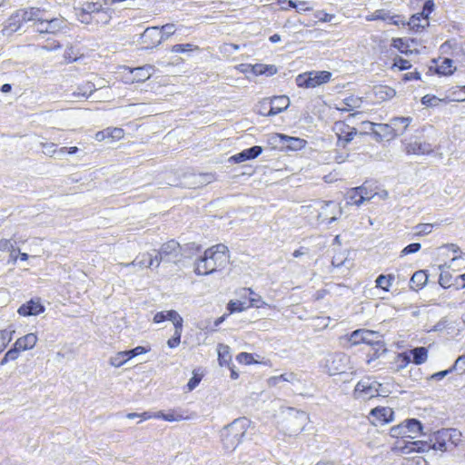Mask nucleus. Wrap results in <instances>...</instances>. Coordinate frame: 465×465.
Instances as JSON below:
<instances>
[{"instance_id": "43", "label": "nucleus", "mask_w": 465, "mask_h": 465, "mask_svg": "<svg viewBox=\"0 0 465 465\" xmlns=\"http://www.w3.org/2000/svg\"><path fill=\"white\" fill-rule=\"evenodd\" d=\"M295 379V375L293 373H283L280 376H274L268 380V383L270 386H276L280 381H288L292 382Z\"/></svg>"}, {"instance_id": "31", "label": "nucleus", "mask_w": 465, "mask_h": 465, "mask_svg": "<svg viewBox=\"0 0 465 465\" xmlns=\"http://www.w3.org/2000/svg\"><path fill=\"white\" fill-rule=\"evenodd\" d=\"M374 94L377 99L386 101L393 98L396 94V92L390 86L380 85L375 87Z\"/></svg>"}, {"instance_id": "46", "label": "nucleus", "mask_w": 465, "mask_h": 465, "mask_svg": "<svg viewBox=\"0 0 465 465\" xmlns=\"http://www.w3.org/2000/svg\"><path fill=\"white\" fill-rule=\"evenodd\" d=\"M438 73L441 74H451L454 71L453 62L449 58H445L440 65L438 67Z\"/></svg>"}, {"instance_id": "53", "label": "nucleus", "mask_w": 465, "mask_h": 465, "mask_svg": "<svg viewBox=\"0 0 465 465\" xmlns=\"http://www.w3.org/2000/svg\"><path fill=\"white\" fill-rule=\"evenodd\" d=\"M41 146L43 148V153L52 157L56 152V144L54 143H41Z\"/></svg>"}, {"instance_id": "17", "label": "nucleus", "mask_w": 465, "mask_h": 465, "mask_svg": "<svg viewBox=\"0 0 465 465\" xmlns=\"http://www.w3.org/2000/svg\"><path fill=\"white\" fill-rule=\"evenodd\" d=\"M290 105L289 97L285 95L275 96L271 101L270 110L266 114L268 116H272L286 110Z\"/></svg>"}, {"instance_id": "24", "label": "nucleus", "mask_w": 465, "mask_h": 465, "mask_svg": "<svg viewBox=\"0 0 465 465\" xmlns=\"http://www.w3.org/2000/svg\"><path fill=\"white\" fill-rule=\"evenodd\" d=\"M247 294L253 295L249 297V304H247L249 307L262 308L267 305V303L262 301V297L255 294L252 289L244 288L240 292V296L242 299H246Z\"/></svg>"}, {"instance_id": "36", "label": "nucleus", "mask_w": 465, "mask_h": 465, "mask_svg": "<svg viewBox=\"0 0 465 465\" xmlns=\"http://www.w3.org/2000/svg\"><path fill=\"white\" fill-rule=\"evenodd\" d=\"M443 438H447L448 443L457 446L460 441L461 433L456 429L442 430Z\"/></svg>"}, {"instance_id": "33", "label": "nucleus", "mask_w": 465, "mask_h": 465, "mask_svg": "<svg viewBox=\"0 0 465 465\" xmlns=\"http://www.w3.org/2000/svg\"><path fill=\"white\" fill-rule=\"evenodd\" d=\"M409 355H412L413 362L417 365H420L427 361L428 350L425 347H417L413 350H411Z\"/></svg>"}, {"instance_id": "11", "label": "nucleus", "mask_w": 465, "mask_h": 465, "mask_svg": "<svg viewBox=\"0 0 465 465\" xmlns=\"http://www.w3.org/2000/svg\"><path fill=\"white\" fill-rule=\"evenodd\" d=\"M159 252L161 259H165L169 262H176L181 254V246L174 240L163 243Z\"/></svg>"}, {"instance_id": "9", "label": "nucleus", "mask_w": 465, "mask_h": 465, "mask_svg": "<svg viewBox=\"0 0 465 465\" xmlns=\"http://www.w3.org/2000/svg\"><path fill=\"white\" fill-rule=\"evenodd\" d=\"M140 39L144 48H153L162 43L163 34L157 26L148 27L141 35Z\"/></svg>"}, {"instance_id": "3", "label": "nucleus", "mask_w": 465, "mask_h": 465, "mask_svg": "<svg viewBox=\"0 0 465 465\" xmlns=\"http://www.w3.org/2000/svg\"><path fill=\"white\" fill-rule=\"evenodd\" d=\"M389 392L381 382L371 377H366L358 381L353 394L356 399L370 400L376 396H387Z\"/></svg>"}, {"instance_id": "38", "label": "nucleus", "mask_w": 465, "mask_h": 465, "mask_svg": "<svg viewBox=\"0 0 465 465\" xmlns=\"http://www.w3.org/2000/svg\"><path fill=\"white\" fill-rule=\"evenodd\" d=\"M218 361L220 365H226L231 361L230 348L224 344L218 345Z\"/></svg>"}, {"instance_id": "64", "label": "nucleus", "mask_w": 465, "mask_h": 465, "mask_svg": "<svg viewBox=\"0 0 465 465\" xmlns=\"http://www.w3.org/2000/svg\"><path fill=\"white\" fill-rule=\"evenodd\" d=\"M201 381V377L197 376V375H194L193 376L188 383H187V389L189 391H192L193 390H194L198 384L200 383Z\"/></svg>"}, {"instance_id": "30", "label": "nucleus", "mask_w": 465, "mask_h": 465, "mask_svg": "<svg viewBox=\"0 0 465 465\" xmlns=\"http://www.w3.org/2000/svg\"><path fill=\"white\" fill-rule=\"evenodd\" d=\"M192 178H193L192 183L195 187H201L203 185H207L216 180L215 174L212 173L193 174L192 176Z\"/></svg>"}, {"instance_id": "4", "label": "nucleus", "mask_w": 465, "mask_h": 465, "mask_svg": "<svg viewBox=\"0 0 465 465\" xmlns=\"http://www.w3.org/2000/svg\"><path fill=\"white\" fill-rule=\"evenodd\" d=\"M309 420L308 415L302 411L289 408L284 421L285 433L289 436H296L301 433Z\"/></svg>"}, {"instance_id": "21", "label": "nucleus", "mask_w": 465, "mask_h": 465, "mask_svg": "<svg viewBox=\"0 0 465 465\" xmlns=\"http://www.w3.org/2000/svg\"><path fill=\"white\" fill-rule=\"evenodd\" d=\"M371 415L382 423H388L393 420L394 412L389 407H376L371 411Z\"/></svg>"}, {"instance_id": "63", "label": "nucleus", "mask_w": 465, "mask_h": 465, "mask_svg": "<svg viewBox=\"0 0 465 465\" xmlns=\"http://www.w3.org/2000/svg\"><path fill=\"white\" fill-rule=\"evenodd\" d=\"M451 369L465 371V355L460 356Z\"/></svg>"}, {"instance_id": "58", "label": "nucleus", "mask_w": 465, "mask_h": 465, "mask_svg": "<svg viewBox=\"0 0 465 465\" xmlns=\"http://www.w3.org/2000/svg\"><path fill=\"white\" fill-rule=\"evenodd\" d=\"M440 99L435 95L426 94L421 98V104L426 106H436L439 104Z\"/></svg>"}, {"instance_id": "5", "label": "nucleus", "mask_w": 465, "mask_h": 465, "mask_svg": "<svg viewBox=\"0 0 465 465\" xmlns=\"http://www.w3.org/2000/svg\"><path fill=\"white\" fill-rule=\"evenodd\" d=\"M348 364V356L343 352L331 353L325 359L324 368L330 375H336L345 371Z\"/></svg>"}, {"instance_id": "6", "label": "nucleus", "mask_w": 465, "mask_h": 465, "mask_svg": "<svg viewBox=\"0 0 465 465\" xmlns=\"http://www.w3.org/2000/svg\"><path fill=\"white\" fill-rule=\"evenodd\" d=\"M412 447L411 448V450H417V451H425L429 449H433L435 450H440V451H446L448 450V441L447 438H443L442 436V430L438 431L434 435V442L432 445L428 444L424 441H413L411 442Z\"/></svg>"}, {"instance_id": "25", "label": "nucleus", "mask_w": 465, "mask_h": 465, "mask_svg": "<svg viewBox=\"0 0 465 465\" xmlns=\"http://www.w3.org/2000/svg\"><path fill=\"white\" fill-rule=\"evenodd\" d=\"M331 77V74L328 71H312L310 72L311 86L314 88L322 84L328 83Z\"/></svg>"}, {"instance_id": "10", "label": "nucleus", "mask_w": 465, "mask_h": 465, "mask_svg": "<svg viewBox=\"0 0 465 465\" xmlns=\"http://www.w3.org/2000/svg\"><path fill=\"white\" fill-rule=\"evenodd\" d=\"M373 196L374 194H370L364 186L351 188L346 193L347 204L360 206Z\"/></svg>"}, {"instance_id": "54", "label": "nucleus", "mask_w": 465, "mask_h": 465, "mask_svg": "<svg viewBox=\"0 0 465 465\" xmlns=\"http://www.w3.org/2000/svg\"><path fill=\"white\" fill-rule=\"evenodd\" d=\"M420 248H421V245L419 242L411 243V244L407 245L405 248H403V250L401 252V256L408 255L411 253H415V252H419L420 250Z\"/></svg>"}, {"instance_id": "61", "label": "nucleus", "mask_w": 465, "mask_h": 465, "mask_svg": "<svg viewBox=\"0 0 465 465\" xmlns=\"http://www.w3.org/2000/svg\"><path fill=\"white\" fill-rule=\"evenodd\" d=\"M23 23H24V21H19L18 19H14V15H12L8 20V28L12 32H16L17 30H19L21 28Z\"/></svg>"}, {"instance_id": "1", "label": "nucleus", "mask_w": 465, "mask_h": 465, "mask_svg": "<svg viewBox=\"0 0 465 465\" xmlns=\"http://www.w3.org/2000/svg\"><path fill=\"white\" fill-rule=\"evenodd\" d=\"M229 262L228 247L220 243L207 249L195 262L194 272L198 275H209L225 268Z\"/></svg>"}, {"instance_id": "19", "label": "nucleus", "mask_w": 465, "mask_h": 465, "mask_svg": "<svg viewBox=\"0 0 465 465\" xmlns=\"http://www.w3.org/2000/svg\"><path fill=\"white\" fill-rule=\"evenodd\" d=\"M408 154H429L432 152V146L426 142L414 141L407 144Z\"/></svg>"}, {"instance_id": "50", "label": "nucleus", "mask_w": 465, "mask_h": 465, "mask_svg": "<svg viewBox=\"0 0 465 465\" xmlns=\"http://www.w3.org/2000/svg\"><path fill=\"white\" fill-rule=\"evenodd\" d=\"M101 5L98 3L87 2L82 8L83 15H89L91 13L99 12Z\"/></svg>"}, {"instance_id": "2", "label": "nucleus", "mask_w": 465, "mask_h": 465, "mask_svg": "<svg viewBox=\"0 0 465 465\" xmlns=\"http://www.w3.org/2000/svg\"><path fill=\"white\" fill-rule=\"evenodd\" d=\"M250 425L251 421L247 418L242 417L224 426L221 430L223 449L229 451L234 450L242 442Z\"/></svg>"}, {"instance_id": "47", "label": "nucleus", "mask_w": 465, "mask_h": 465, "mask_svg": "<svg viewBox=\"0 0 465 465\" xmlns=\"http://www.w3.org/2000/svg\"><path fill=\"white\" fill-rule=\"evenodd\" d=\"M432 223H419L414 227L415 230V235L417 236H424L428 235L431 232L433 228Z\"/></svg>"}, {"instance_id": "18", "label": "nucleus", "mask_w": 465, "mask_h": 465, "mask_svg": "<svg viewBox=\"0 0 465 465\" xmlns=\"http://www.w3.org/2000/svg\"><path fill=\"white\" fill-rule=\"evenodd\" d=\"M154 68L151 64L130 69V73L133 74L132 82H144L151 77Z\"/></svg>"}, {"instance_id": "40", "label": "nucleus", "mask_w": 465, "mask_h": 465, "mask_svg": "<svg viewBox=\"0 0 465 465\" xmlns=\"http://www.w3.org/2000/svg\"><path fill=\"white\" fill-rule=\"evenodd\" d=\"M130 360L127 351H119L110 359V364L114 367H121Z\"/></svg>"}, {"instance_id": "59", "label": "nucleus", "mask_w": 465, "mask_h": 465, "mask_svg": "<svg viewBox=\"0 0 465 465\" xmlns=\"http://www.w3.org/2000/svg\"><path fill=\"white\" fill-rule=\"evenodd\" d=\"M106 134L108 137H112L114 140H120L124 137V132L122 128L106 129Z\"/></svg>"}, {"instance_id": "60", "label": "nucleus", "mask_w": 465, "mask_h": 465, "mask_svg": "<svg viewBox=\"0 0 465 465\" xmlns=\"http://www.w3.org/2000/svg\"><path fill=\"white\" fill-rule=\"evenodd\" d=\"M434 4L431 0L426 1L423 5V9L421 12L417 13L418 15H422L425 18L429 20V15L433 10Z\"/></svg>"}, {"instance_id": "13", "label": "nucleus", "mask_w": 465, "mask_h": 465, "mask_svg": "<svg viewBox=\"0 0 465 465\" xmlns=\"http://www.w3.org/2000/svg\"><path fill=\"white\" fill-rule=\"evenodd\" d=\"M333 131L338 137L339 142L343 141L345 146L357 134V130L344 122H336L333 125Z\"/></svg>"}, {"instance_id": "16", "label": "nucleus", "mask_w": 465, "mask_h": 465, "mask_svg": "<svg viewBox=\"0 0 465 465\" xmlns=\"http://www.w3.org/2000/svg\"><path fill=\"white\" fill-rule=\"evenodd\" d=\"M262 153L261 146L255 145L249 149H245L241 153L232 155L229 160L233 163H242L247 160L255 159Z\"/></svg>"}, {"instance_id": "37", "label": "nucleus", "mask_w": 465, "mask_h": 465, "mask_svg": "<svg viewBox=\"0 0 465 465\" xmlns=\"http://www.w3.org/2000/svg\"><path fill=\"white\" fill-rule=\"evenodd\" d=\"M411 362V356L404 352V353H398L394 358V371H399L402 369H404L409 363Z\"/></svg>"}, {"instance_id": "14", "label": "nucleus", "mask_w": 465, "mask_h": 465, "mask_svg": "<svg viewBox=\"0 0 465 465\" xmlns=\"http://www.w3.org/2000/svg\"><path fill=\"white\" fill-rule=\"evenodd\" d=\"M45 311L44 305L41 304L39 300H30L29 302L22 304L17 312L22 316L38 315Z\"/></svg>"}, {"instance_id": "15", "label": "nucleus", "mask_w": 465, "mask_h": 465, "mask_svg": "<svg viewBox=\"0 0 465 465\" xmlns=\"http://www.w3.org/2000/svg\"><path fill=\"white\" fill-rule=\"evenodd\" d=\"M331 206L333 208L337 209V213L341 214V213H342L341 208L337 206L336 204H334V203L332 201L322 202L321 203V211L319 212V214H318V220H320L322 222L328 221V223H331L332 222L336 221L337 220L336 213L331 212L332 215L330 216V213L328 212V209Z\"/></svg>"}, {"instance_id": "29", "label": "nucleus", "mask_w": 465, "mask_h": 465, "mask_svg": "<svg viewBox=\"0 0 465 465\" xmlns=\"http://www.w3.org/2000/svg\"><path fill=\"white\" fill-rule=\"evenodd\" d=\"M428 281V276L424 271H418L413 273L410 281V286L413 290H420L423 288Z\"/></svg>"}, {"instance_id": "20", "label": "nucleus", "mask_w": 465, "mask_h": 465, "mask_svg": "<svg viewBox=\"0 0 465 465\" xmlns=\"http://www.w3.org/2000/svg\"><path fill=\"white\" fill-rule=\"evenodd\" d=\"M361 330H362V335H364L363 336V343H366L369 345H376L379 347L377 349V351L379 349H382L383 352L386 351V349L384 348V345L381 341V335L379 332L370 331V330H365V329H361Z\"/></svg>"}, {"instance_id": "7", "label": "nucleus", "mask_w": 465, "mask_h": 465, "mask_svg": "<svg viewBox=\"0 0 465 465\" xmlns=\"http://www.w3.org/2000/svg\"><path fill=\"white\" fill-rule=\"evenodd\" d=\"M270 141L272 143L281 144L287 149L297 151L305 147L306 141L298 137L288 136L282 134H273Z\"/></svg>"}, {"instance_id": "48", "label": "nucleus", "mask_w": 465, "mask_h": 465, "mask_svg": "<svg viewBox=\"0 0 465 465\" xmlns=\"http://www.w3.org/2000/svg\"><path fill=\"white\" fill-rule=\"evenodd\" d=\"M376 126L379 128L380 132L382 133L385 137H396V134H394L393 126L391 122L388 124H376Z\"/></svg>"}, {"instance_id": "8", "label": "nucleus", "mask_w": 465, "mask_h": 465, "mask_svg": "<svg viewBox=\"0 0 465 465\" xmlns=\"http://www.w3.org/2000/svg\"><path fill=\"white\" fill-rule=\"evenodd\" d=\"M64 26V22L61 18H45L44 15L42 19L36 24L35 31L39 34H57L63 27Z\"/></svg>"}, {"instance_id": "12", "label": "nucleus", "mask_w": 465, "mask_h": 465, "mask_svg": "<svg viewBox=\"0 0 465 465\" xmlns=\"http://www.w3.org/2000/svg\"><path fill=\"white\" fill-rule=\"evenodd\" d=\"M44 12L38 7H28L25 9H19L14 14V19L19 21L35 22V25L42 19Z\"/></svg>"}, {"instance_id": "27", "label": "nucleus", "mask_w": 465, "mask_h": 465, "mask_svg": "<svg viewBox=\"0 0 465 465\" xmlns=\"http://www.w3.org/2000/svg\"><path fill=\"white\" fill-rule=\"evenodd\" d=\"M450 267V265H448L447 263L439 266V269L440 270L439 283L443 288H450L451 285H456L455 280H452L451 273L447 271Z\"/></svg>"}, {"instance_id": "32", "label": "nucleus", "mask_w": 465, "mask_h": 465, "mask_svg": "<svg viewBox=\"0 0 465 465\" xmlns=\"http://www.w3.org/2000/svg\"><path fill=\"white\" fill-rule=\"evenodd\" d=\"M95 90V84L88 81L85 84L78 86L77 91L73 93V96L88 98Z\"/></svg>"}, {"instance_id": "39", "label": "nucleus", "mask_w": 465, "mask_h": 465, "mask_svg": "<svg viewBox=\"0 0 465 465\" xmlns=\"http://www.w3.org/2000/svg\"><path fill=\"white\" fill-rule=\"evenodd\" d=\"M394 281V276L391 274L383 275L381 274L376 279V287L381 288L384 291H389V288L391 286L392 282Z\"/></svg>"}, {"instance_id": "62", "label": "nucleus", "mask_w": 465, "mask_h": 465, "mask_svg": "<svg viewBox=\"0 0 465 465\" xmlns=\"http://www.w3.org/2000/svg\"><path fill=\"white\" fill-rule=\"evenodd\" d=\"M237 360L241 363L251 364L253 361V357L250 353L241 352L240 354H238Z\"/></svg>"}, {"instance_id": "52", "label": "nucleus", "mask_w": 465, "mask_h": 465, "mask_svg": "<svg viewBox=\"0 0 465 465\" xmlns=\"http://www.w3.org/2000/svg\"><path fill=\"white\" fill-rule=\"evenodd\" d=\"M390 434L391 437H394V438L407 437L403 423L391 428Z\"/></svg>"}, {"instance_id": "41", "label": "nucleus", "mask_w": 465, "mask_h": 465, "mask_svg": "<svg viewBox=\"0 0 465 465\" xmlns=\"http://www.w3.org/2000/svg\"><path fill=\"white\" fill-rule=\"evenodd\" d=\"M249 308L245 301H231L227 305V310L230 313L241 312L245 309Z\"/></svg>"}, {"instance_id": "26", "label": "nucleus", "mask_w": 465, "mask_h": 465, "mask_svg": "<svg viewBox=\"0 0 465 465\" xmlns=\"http://www.w3.org/2000/svg\"><path fill=\"white\" fill-rule=\"evenodd\" d=\"M37 342V336L35 333H28L19 339L15 342V346L19 348L20 351H26L33 349Z\"/></svg>"}, {"instance_id": "42", "label": "nucleus", "mask_w": 465, "mask_h": 465, "mask_svg": "<svg viewBox=\"0 0 465 465\" xmlns=\"http://www.w3.org/2000/svg\"><path fill=\"white\" fill-rule=\"evenodd\" d=\"M166 320H169L173 323L174 329H183V318L176 311H166Z\"/></svg>"}, {"instance_id": "51", "label": "nucleus", "mask_w": 465, "mask_h": 465, "mask_svg": "<svg viewBox=\"0 0 465 465\" xmlns=\"http://www.w3.org/2000/svg\"><path fill=\"white\" fill-rule=\"evenodd\" d=\"M311 79H310V72L309 73H305V74H299L297 77H296V84L298 86L300 87H304V88H312L311 86Z\"/></svg>"}, {"instance_id": "35", "label": "nucleus", "mask_w": 465, "mask_h": 465, "mask_svg": "<svg viewBox=\"0 0 465 465\" xmlns=\"http://www.w3.org/2000/svg\"><path fill=\"white\" fill-rule=\"evenodd\" d=\"M252 72L256 75L266 74V75H273L277 73V68L275 65H265L256 64L252 65Z\"/></svg>"}, {"instance_id": "22", "label": "nucleus", "mask_w": 465, "mask_h": 465, "mask_svg": "<svg viewBox=\"0 0 465 465\" xmlns=\"http://www.w3.org/2000/svg\"><path fill=\"white\" fill-rule=\"evenodd\" d=\"M411 122L412 118L410 116L393 117L392 119H391V123L393 126L394 134H396V136L402 135L406 132L407 128L409 127Z\"/></svg>"}, {"instance_id": "23", "label": "nucleus", "mask_w": 465, "mask_h": 465, "mask_svg": "<svg viewBox=\"0 0 465 465\" xmlns=\"http://www.w3.org/2000/svg\"><path fill=\"white\" fill-rule=\"evenodd\" d=\"M403 425L407 438L414 439L422 434V425L416 419L407 420Z\"/></svg>"}, {"instance_id": "28", "label": "nucleus", "mask_w": 465, "mask_h": 465, "mask_svg": "<svg viewBox=\"0 0 465 465\" xmlns=\"http://www.w3.org/2000/svg\"><path fill=\"white\" fill-rule=\"evenodd\" d=\"M408 25L411 30L419 32L429 25V20L422 16V15L415 14L410 18Z\"/></svg>"}, {"instance_id": "55", "label": "nucleus", "mask_w": 465, "mask_h": 465, "mask_svg": "<svg viewBox=\"0 0 465 465\" xmlns=\"http://www.w3.org/2000/svg\"><path fill=\"white\" fill-rule=\"evenodd\" d=\"M182 330L183 329H175L174 330L173 337L172 339H169L167 341V344L170 348H175L180 344Z\"/></svg>"}, {"instance_id": "49", "label": "nucleus", "mask_w": 465, "mask_h": 465, "mask_svg": "<svg viewBox=\"0 0 465 465\" xmlns=\"http://www.w3.org/2000/svg\"><path fill=\"white\" fill-rule=\"evenodd\" d=\"M143 257H148V267L149 268H152V267H156L158 268L161 262H166L165 259H161V255H159V252L157 251V253L153 256L152 254L150 253H143Z\"/></svg>"}, {"instance_id": "45", "label": "nucleus", "mask_w": 465, "mask_h": 465, "mask_svg": "<svg viewBox=\"0 0 465 465\" xmlns=\"http://www.w3.org/2000/svg\"><path fill=\"white\" fill-rule=\"evenodd\" d=\"M153 417L161 418L167 421H179L185 419L182 414H175L174 412L163 413V411H158Z\"/></svg>"}, {"instance_id": "57", "label": "nucleus", "mask_w": 465, "mask_h": 465, "mask_svg": "<svg viewBox=\"0 0 465 465\" xmlns=\"http://www.w3.org/2000/svg\"><path fill=\"white\" fill-rule=\"evenodd\" d=\"M160 31L163 34V40H164L174 34L175 26L173 24H166L161 27Z\"/></svg>"}, {"instance_id": "34", "label": "nucleus", "mask_w": 465, "mask_h": 465, "mask_svg": "<svg viewBox=\"0 0 465 465\" xmlns=\"http://www.w3.org/2000/svg\"><path fill=\"white\" fill-rule=\"evenodd\" d=\"M361 104V99L359 97L349 96L342 100L341 106L338 107L341 111H351L354 108H359Z\"/></svg>"}, {"instance_id": "56", "label": "nucleus", "mask_w": 465, "mask_h": 465, "mask_svg": "<svg viewBox=\"0 0 465 465\" xmlns=\"http://www.w3.org/2000/svg\"><path fill=\"white\" fill-rule=\"evenodd\" d=\"M363 336L364 335H362V330L361 329L356 330V331L351 332V334L350 336V341L353 345L363 343Z\"/></svg>"}, {"instance_id": "44", "label": "nucleus", "mask_w": 465, "mask_h": 465, "mask_svg": "<svg viewBox=\"0 0 465 465\" xmlns=\"http://www.w3.org/2000/svg\"><path fill=\"white\" fill-rule=\"evenodd\" d=\"M141 257H142L141 260H139V257H136V259H134L131 262H127V263L120 262L117 264V266L121 267V268H128V267H133V266H139L140 268L148 267L147 266L148 265V257H143V254Z\"/></svg>"}]
</instances>
